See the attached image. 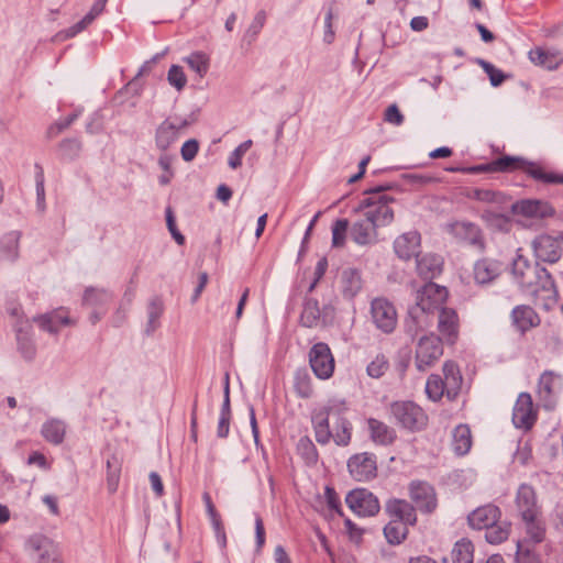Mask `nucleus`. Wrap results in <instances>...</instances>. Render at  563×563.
<instances>
[{"instance_id":"f257e3e1","label":"nucleus","mask_w":563,"mask_h":563,"mask_svg":"<svg viewBox=\"0 0 563 563\" xmlns=\"http://www.w3.org/2000/svg\"><path fill=\"white\" fill-rule=\"evenodd\" d=\"M345 400L330 399L311 413V424L316 441L327 445L333 441L339 446H347L352 440L353 427L346 418Z\"/></svg>"},{"instance_id":"f03ea898","label":"nucleus","mask_w":563,"mask_h":563,"mask_svg":"<svg viewBox=\"0 0 563 563\" xmlns=\"http://www.w3.org/2000/svg\"><path fill=\"white\" fill-rule=\"evenodd\" d=\"M448 296V289L434 283H428L417 291L416 302L409 309L410 322L416 333L432 325L434 313L445 308Z\"/></svg>"},{"instance_id":"7ed1b4c3","label":"nucleus","mask_w":563,"mask_h":563,"mask_svg":"<svg viewBox=\"0 0 563 563\" xmlns=\"http://www.w3.org/2000/svg\"><path fill=\"white\" fill-rule=\"evenodd\" d=\"M393 202L394 199L387 194L373 191L361 200L354 213L368 219L377 228L387 227L394 221Z\"/></svg>"},{"instance_id":"20e7f679","label":"nucleus","mask_w":563,"mask_h":563,"mask_svg":"<svg viewBox=\"0 0 563 563\" xmlns=\"http://www.w3.org/2000/svg\"><path fill=\"white\" fill-rule=\"evenodd\" d=\"M443 341L434 333L422 335L415 350V365L420 372L433 367L443 355Z\"/></svg>"},{"instance_id":"39448f33","label":"nucleus","mask_w":563,"mask_h":563,"mask_svg":"<svg viewBox=\"0 0 563 563\" xmlns=\"http://www.w3.org/2000/svg\"><path fill=\"white\" fill-rule=\"evenodd\" d=\"M512 273L517 278L518 283L527 289H530L533 295H538L539 290L536 287L534 279L544 278L542 284V288L547 291H552V283L550 280V276L548 275L545 269H539L531 265L528 260L523 258L521 255H517V257L512 262Z\"/></svg>"},{"instance_id":"423d86ee","label":"nucleus","mask_w":563,"mask_h":563,"mask_svg":"<svg viewBox=\"0 0 563 563\" xmlns=\"http://www.w3.org/2000/svg\"><path fill=\"white\" fill-rule=\"evenodd\" d=\"M390 413L397 423L410 431H419L428 423V417L422 408L412 401L393 402Z\"/></svg>"},{"instance_id":"0eeeda50","label":"nucleus","mask_w":563,"mask_h":563,"mask_svg":"<svg viewBox=\"0 0 563 563\" xmlns=\"http://www.w3.org/2000/svg\"><path fill=\"white\" fill-rule=\"evenodd\" d=\"M25 551L31 560L36 563H62L58 547L48 538L32 536L25 543Z\"/></svg>"},{"instance_id":"6e6552de","label":"nucleus","mask_w":563,"mask_h":563,"mask_svg":"<svg viewBox=\"0 0 563 563\" xmlns=\"http://www.w3.org/2000/svg\"><path fill=\"white\" fill-rule=\"evenodd\" d=\"M309 364L319 379L332 377L335 361L329 345L322 342L316 343L309 351Z\"/></svg>"},{"instance_id":"1a4fd4ad","label":"nucleus","mask_w":563,"mask_h":563,"mask_svg":"<svg viewBox=\"0 0 563 563\" xmlns=\"http://www.w3.org/2000/svg\"><path fill=\"white\" fill-rule=\"evenodd\" d=\"M345 503L358 517L375 516L380 509L377 497L366 488L351 490L345 497Z\"/></svg>"},{"instance_id":"9d476101","label":"nucleus","mask_w":563,"mask_h":563,"mask_svg":"<svg viewBox=\"0 0 563 563\" xmlns=\"http://www.w3.org/2000/svg\"><path fill=\"white\" fill-rule=\"evenodd\" d=\"M371 317L377 329L391 333L397 325V311L391 302L384 298H375L371 305Z\"/></svg>"},{"instance_id":"9b49d317","label":"nucleus","mask_w":563,"mask_h":563,"mask_svg":"<svg viewBox=\"0 0 563 563\" xmlns=\"http://www.w3.org/2000/svg\"><path fill=\"white\" fill-rule=\"evenodd\" d=\"M350 475L357 482H367L377 475V460L374 453L363 452L352 455L347 461Z\"/></svg>"},{"instance_id":"f8f14e48","label":"nucleus","mask_w":563,"mask_h":563,"mask_svg":"<svg viewBox=\"0 0 563 563\" xmlns=\"http://www.w3.org/2000/svg\"><path fill=\"white\" fill-rule=\"evenodd\" d=\"M515 508L520 520L542 515L536 489L528 484H521L515 496Z\"/></svg>"},{"instance_id":"ddd939ff","label":"nucleus","mask_w":563,"mask_h":563,"mask_svg":"<svg viewBox=\"0 0 563 563\" xmlns=\"http://www.w3.org/2000/svg\"><path fill=\"white\" fill-rule=\"evenodd\" d=\"M460 317L453 308H442L438 313L437 335L446 345H454L460 336Z\"/></svg>"},{"instance_id":"4468645a","label":"nucleus","mask_w":563,"mask_h":563,"mask_svg":"<svg viewBox=\"0 0 563 563\" xmlns=\"http://www.w3.org/2000/svg\"><path fill=\"white\" fill-rule=\"evenodd\" d=\"M538 412L528 393H521L512 409V422L516 428L530 430L537 421Z\"/></svg>"},{"instance_id":"2eb2a0df","label":"nucleus","mask_w":563,"mask_h":563,"mask_svg":"<svg viewBox=\"0 0 563 563\" xmlns=\"http://www.w3.org/2000/svg\"><path fill=\"white\" fill-rule=\"evenodd\" d=\"M396 256L404 262L417 258L421 253V235L418 231L399 234L393 242Z\"/></svg>"},{"instance_id":"dca6fc26","label":"nucleus","mask_w":563,"mask_h":563,"mask_svg":"<svg viewBox=\"0 0 563 563\" xmlns=\"http://www.w3.org/2000/svg\"><path fill=\"white\" fill-rule=\"evenodd\" d=\"M409 496L422 512L431 514L438 507L434 488L426 482H412L409 485Z\"/></svg>"},{"instance_id":"f3484780","label":"nucleus","mask_w":563,"mask_h":563,"mask_svg":"<svg viewBox=\"0 0 563 563\" xmlns=\"http://www.w3.org/2000/svg\"><path fill=\"white\" fill-rule=\"evenodd\" d=\"M562 377L554 372H544L538 383V396L547 409L554 407L553 398L562 390Z\"/></svg>"},{"instance_id":"a211bd4d","label":"nucleus","mask_w":563,"mask_h":563,"mask_svg":"<svg viewBox=\"0 0 563 563\" xmlns=\"http://www.w3.org/2000/svg\"><path fill=\"white\" fill-rule=\"evenodd\" d=\"M450 233L456 239L476 247L479 251L485 249V242L481 229L474 223L456 221L450 224Z\"/></svg>"},{"instance_id":"6ab92c4d","label":"nucleus","mask_w":563,"mask_h":563,"mask_svg":"<svg viewBox=\"0 0 563 563\" xmlns=\"http://www.w3.org/2000/svg\"><path fill=\"white\" fill-rule=\"evenodd\" d=\"M377 229L368 219L358 216L350 229V236L357 245H371L377 241Z\"/></svg>"},{"instance_id":"aec40b11","label":"nucleus","mask_w":563,"mask_h":563,"mask_svg":"<svg viewBox=\"0 0 563 563\" xmlns=\"http://www.w3.org/2000/svg\"><path fill=\"white\" fill-rule=\"evenodd\" d=\"M532 246L536 257L540 261L554 263L561 256L559 240L550 235H539L534 239Z\"/></svg>"},{"instance_id":"412c9836","label":"nucleus","mask_w":563,"mask_h":563,"mask_svg":"<svg viewBox=\"0 0 563 563\" xmlns=\"http://www.w3.org/2000/svg\"><path fill=\"white\" fill-rule=\"evenodd\" d=\"M369 439L376 445H391L396 439V430L382 420L368 418L366 420Z\"/></svg>"},{"instance_id":"4be33fe9","label":"nucleus","mask_w":563,"mask_h":563,"mask_svg":"<svg viewBox=\"0 0 563 563\" xmlns=\"http://www.w3.org/2000/svg\"><path fill=\"white\" fill-rule=\"evenodd\" d=\"M499 518L500 509L495 505L488 504L473 510L468 515L467 520L473 529L482 530L498 522Z\"/></svg>"},{"instance_id":"5701e85b","label":"nucleus","mask_w":563,"mask_h":563,"mask_svg":"<svg viewBox=\"0 0 563 563\" xmlns=\"http://www.w3.org/2000/svg\"><path fill=\"white\" fill-rule=\"evenodd\" d=\"M385 509L393 520H399L410 526H413L417 522L415 507L405 499H389L385 505Z\"/></svg>"},{"instance_id":"b1692460","label":"nucleus","mask_w":563,"mask_h":563,"mask_svg":"<svg viewBox=\"0 0 563 563\" xmlns=\"http://www.w3.org/2000/svg\"><path fill=\"white\" fill-rule=\"evenodd\" d=\"M40 327L49 332L57 333L60 328L75 324V320L69 317L68 310L59 308L53 312L43 314L35 319Z\"/></svg>"},{"instance_id":"393cba45","label":"nucleus","mask_w":563,"mask_h":563,"mask_svg":"<svg viewBox=\"0 0 563 563\" xmlns=\"http://www.w3.org/2000/svg\"><path fill=\"white\" fill-rule=\"evenodd\" d=\"M511 321L518 331L525 333L540 324L538 313L530 306H517L511 311Z\"/></svg>"},{"instance_id":"a878e982","label":"nucleus","mask_w":563,"mask_h":563,"mask_svg":"<svg viewBox=\"0 0 563 563\" xmlns=\"http://www.w3.org/2000/svg\"><path fill=\"white\" fill-rule=\"evenodd\" d=\"M521 522L523 525L526 537L517 542H525V545H530L544 541L547 529L542 515L522 519Z\"/></svg>"},{"instance_id":"bb28decb","label":"nucleus","mask_w":563,"mask_h":563,"mask_svg":"<svg viewBox=\"0 0 563 563\" xmlns=\"http://www.w3.org/2000/svg\"><path fill=\"white\" fill-rule=\"evenodd\" d=\"M501 264L489 258H482L474 264L473 275L477 284H488L501 273Z\"/></svg>"},{"instance_id":"cd10ccee","label":"nucleus","mask_w":563,"mask_h":563,"mask_svg":"<svg viewBox=\"0 0 563 563\" xmlns=\"http://www.w3.org/2000/svg\"><path fill=\"white\" fill-rule=\"evenodd\" d=\"M442 371L444 374L443 384H445L446 397L452 400L457 396L461 389L463 377L457 364L452 361H446L443 364Z\"/></svg>"},{"instance_id":"c85d7f7f","label":"nucleus","mask_w":563,"mask_h":563,"mask_svg":"<svg viewBox=\"0 0 563 563\" xmlns=\"http://www.w3.org/2000/svg\"><path fill=\"white\" fill-rule=\"evenodd\" d=\"M529 59L537 66L552 70L563 63V55L559 51L536 47L529 52Z\"/></svg>"},{"instance_id":"c756f323","label":"nucleus","mask_w":563,"mask_h":563,"mask_svg":"<svg viewBox=\"0 0 563 563\" xmlns=\"http://www.w3.org/2000/svg\"><path fill=\"white\" fill-rule=\"evenodd\" d=\"M443 260L435 254L417 257V273L424 279H432L441 274Z\"/></svg>"},{"instance_id":"7c9ffc66","label":"nucleus","mask_w":563,"mask_h":563,"mask_svg":"<svg viewBox=\"0 0 563 563\" xmlns=\"http://www.w3.org/2000/svg\"><path fill=\"white\" fill-rule=\"evenodd\" d=\"M183 125H177L169 120L164 121L156 131V145L161 151H166L180 136Z\"/></svg>"},{"instance_id":"2f4dec72","label":"nucleus","mask_w":563,"mask_h":563,"mask_svg":"<svg viewBox=\"0 0 563 563\" xmlns=\"http://www.w3.org/2000/svg\"><path fill=\"white\" fill-rule=\"evenodd\" d=\"M472 432L467 424H459L452 432V449L457 455H465L472 448Z\"/></svg>"},{"instance_id":"473e14b6","label":"nucleus","mask_w":563,"mask_h":563,"mask_svg":"<svg viewBox=\"0 0 563 563\" xmlns=\"http://www.w3.org/2000/svg\"><path fill=\"white\" fill-rule=\"evenodd\" d=\"M517 210L527 217L544 218L553 213L552 208L539 200H525L517 205Z\"/></svg>"},{"instance_id":"72a5a7b5","label":"nucleus","mask_w":563,"mask_h":563,"mask_svg":"<svg viewBox=\"0 0 563 563\" xmlns=\"http://www.w3.org/2000/svg\"><path fill=\"white\" fill-rule=\"evenodd\" d=\"M103 9H104L103 1L96 2L91 7L90 11L78 23H76L75 25H73L71 27H69L68 30H66L63 33L64 34L63 37L69 38V37L77 35L81 31H84L103 11Z\"/></svg>"},{"instance_id":"f704fd0d","label":"nucleus","mask_w":563,"mask_h":563,"mask_svg":"<svg viewBox=\"0 0 563 563\" xmlns=\"http://www.w3.org/2000/svg\"><path fill=\"white\" fill-rule=\"evenodd\" d=\"M66 433V427L63 421L51 419L42 427V435L53 444H60Z\"/></svg>"},{"instance_id":"c9c22d12","label":"nucleus","mask_w":563,"mask_h":563,"mask_svg":"<svg viewBox=\"0 0 563 563\" xmlns=\"http://www.w3.org/2000/svg\"><path fill=\"white\" fill-rule=\"evenodd\" d=\"M408 523L390 520L384 528V536L389 544H400L408 534Z\"/></svg>"},{"instance_id":"e433bc0d","label":"nucleus","mask_w":563,"mask_h":563,"mask_svg":"<svg viewBox=\"0 0 563 563\" xmlns=\"http://www.w3.org/2000/svg\"><path fill=\"white\" fill-rule=\"evenodd\" d=\"M474 547L467 539L459 540L452 550L453 563H473Z\"/></svg>"},{"instance_id":"4c0bfd02","label":"nucleus","mask_w":563,"mask_h":563,"mask_svg":"<svg viewBox=\"0 0 563 563\" xmlns=\"http://www.w3.org/2000/svg\"><path fill=\"white\" fill-rule=\"evenodd\" d=\"M184 62L194 70L200 78L205 77L209 70L210 58L206 53L195 52L184 58Z\"/></svg>"},{"instance_id":"58836bf2","label":"nucleus","mask_w":563,"mask_h":563,"mask_svg":"<svg viewBox=\"0 0 563 563\" xmlns=\"http://www.w3.org/2000/svg\"><path fill=\"white\" fill-rule=\"evenodd\" d=\"M294 390L299 398L308 399L313 395L311 377L302 371H298L294 377Z\"/></svg>"},{"instance_id":"ea45409f","label":"nucleus","mask_w":563,"mask_h":563,"mask_svg":"<svg viewBox=\"0 0 563 563\" xmlns=\"http://www.w3.org/2000/svg\"><path fill=\"white\" fill-rule=\"evenodd\" d=\"M121 475V462L114 455L107 461V487L109 493L113 494L119 487Z\"/></svg>"},{"instance_id":"a19ab883","label":"nucleus","mask_w":563,"mask_h":563,"mask_svg":"<svg viewBox=\"0 0 563 563\" xmlns=\"http://www.w3.org/2000/svg\"><path fill=\"white\" fill-rule=\"evenodd\" d=\"M426 394L432 401H439L443 396H446L445 384H443V379L439 375L432 374L428 377Z\"/></svg>"},{"instance_id":"79ce46f5","label":"nucleus","mask_w":563,"mask_h":563,"mask_svg":"<svg viewBox=\"0 0 563 563\" xmlns=\"http://www.w3.org/2000/svg\"><path fill=\"white\" fill-rule=\"evenodd\" d=\"M523 168L531 177H533L537 180L547 184H563V176L556 175L554 173H549L539 165L526 164Z\"/></svg>"},{"instance_id":"37998d69","label":"nucleus","mask_w":563,"mask_h":563,"mask_svg":"<svg viewBox=\"0 0 563 563\" xmlns=\"http://www.w3.org/2000/svg\"><path fill=\"white\" fill-rule=\"evenodd\" d=\"M485 538L486 540L492 544H499L508 539L510 533V525L507 522L503 523H493V526H489L485 529Z\"/></svg>"},{"instance_id":"c03bdc74","label":"nucleus","mask_w":563,"mask_h":563,"mask_svg":"<svg viewBox=\"0 0 563 563\" xmlns=\"http://www.w3.org/2000/svg\"><path fill=\"white\" fill-rule=\"evenodd\" d=\"M350 222L347 219H338L332 224V246L343 247L346 241V233Z\"/></svg>"},{"instance_id":"a18cd8bd","label":"nucleus","mask_w":563,"mask_h":563,"mask_svg":"<svg viewBox=\"0 0 563 563\" xmlns=\"http://www.w3.org/2000/svg\"><path fill=\"white\" fill-rule=\"evenodd\" d=\"M526 162L518 157L504 156L494 161L490 169L495 172H508L523 168Z\"/></svg>"},{"instance_id":"49530a36","label":"nucleus","mask_w":563,"mask_h":563,"mask_svg":"<svg viewBox=\"0 0 563 563\" xmlns=\"http://www.w3.org/2000/svg\"><path fill=\"white\" fill-rule=\"evenodd\" d=\"M343 290L344 294L353 297L362 288L361 276L356 271H346L343 273Z\"/></svg>"},{"instance_id":"de8ad7c7","label":"nucleus","mask_w":563,"mask_h":563,"mask_svg":"<svg viewBox=\"0 0 563 563\" xmlns=\"http://www.w3.org/2000/svg\"><path fill=\"white\" fill-rule=\"evenodd\" d=\"M389 368V362L384 354H378L376 357L367 365V374L373 378L382 377L387 369Z\"/></svg>"},{"instance_id":"09e8293b","label":"nucleus","mask_w":563,"mask_h":563,"mask_svg":"<svg viewBox=\"0 0 563 563\" xmlns=\"http://www.w3.org/2000/svg\"><path fill=\"white\" fill-rule=\"evenodd\" d=\"M516 563H541V560L525 542H517Z\"/></svg>"},{"instance_id":"8fccbe9b","label":"nucleus","mask_w":563,"mask_h":563,"mask_svg":"<svg viewBox=\"0 0 563 563\" xmlns=\"http://www.w3.org/2000/svg\"><path fill=\"white\" fill-rule=\"evenodd\" d=\"M110 300V295L104 290L95 288L87 289L84 296V302L87 306H102Z\"/></svg>"},{"instance_id":"3c124183","label":"nucleus","mask_w":563,"mask_h":563,"mask_svg":"<svg viewBox=\"0 0 563 563\" xmlns=\"http://www.w3.org/2000/svg\"><path fill=\"white\" fill-rule=\"evenodd\" d=\"M252 140L241 143L229 156L228 164L231 168L236 169L242 165V158L245 153L252 147Z\"/></svg>"},{"instance_id":"603ef678","label":"nucleus","mask_w":563,"mask_h":563,"mask_svg":"<svg viewBox=\"0 0 563 563\" xmlns=\"http://www.w3.org/2000/svg\"><path fill=\"white\" fill-rule=\"evenodd\" d=\"M319 321V309L317 305L307 303L301 312L300 322L302 325L312 328Z\"/></svg>"},{"instance_id":"864d4df0","label":"nucleus","mask_w":563,"mask_h":563,"mask_svg":"<svg viewBox=\"0 0 563 563\" xmlns=\"http://www.w3.org/2000/svg\"><path fill=\"white\" fill-rule=\"evenodd\" d=\"M168 82L177 90H181L187 84V77L183 68L178 65H173L167 75Z\"/></svg>"},{"instance_id":"5fc2aeb1","label":"nucleus","mask_w":563,"mask_h":563,"mask_svg":"<svg viewBox=\"0 0 563 563\" xmlns=\"http://www.w3.org/2000/svg\"><path fill=\"white\" fill-rule=\"evenodd\" d=\"M35 183H36V196H37V206L40 209H44L45 206V177L43 167L38 164L35 165Z\"/></svg>"},{"instance_id":"6e6d98bb","label":"nucleus","mask_w":563,"mask_h":563,"mask_svg":"<svg viewBox=\"0 0 563 563\" xmlns=\"http://www.w3.org/2000/svg\"><path fill=\"white\" fill-rule=\"evenodd\" d=\"M481 66L489 77L490 84L494 87H498L504 82L506 76L500 69L496 68L493 64L484 60L481 62Z\"/></svg>"},{"instance_id":"4d7b16f0","label":"nucleus","mask_w":563,"mask_h":563,"mask_svg":"<svg viewBox=\"0 0 563 563\" xmlns=\"http://www.w3.org/2000/svg\"><path fill=\"white\" fill-rule=\"evenodd\" d=\"M298 451L309 463L317 461L318 454L313 443L308 438H301L298 442Z\"/></svg>"},{"instance_id":"13d9d810","label":"nucleus","mask_w":563,"mask_h":563,"mask_svg":"<svg viewBox=\"0 0 563 563\" xmlns=\"http://www.w3.org/2000/svg\"><path fill=\"white\" fill-rule=\"evenodd\" d=\"M324 496H325L328 507L331 510L335 511L338 515L343 516L341 500H340L339 495L335 493V490L333 488L327 486Z\"/></svg>"},{"instance_id":"bf43d9fd","label":"nucleus","mask_w":563,"mask_h":563,"mask_svg":"<svg viewBox=\"0 0 563 563\" xmlns=\"http://www.w3.org/2000/svg\"><path fill=\"white\" fill-rule=\"evenodd\" d=\"M344 527L346 529V532H347V536H349V539L356 543V544H360L363 540V529H361L360 527H357L351 519L346 518L344 520Z\"/></svg>"},{"instance_id":"052dcab7","label":"nucleus","mask_w":563,"mask_h":563,"mask_svg":"<svg viewBox=\"0 0 563 563\" xmlns=\"http://www.w3.org/2000/svg\"><path fill=\"white\" fill-rule=\"evenodd\" d=\"M198 150H199V144L196 140L186 141L183 144L181 150H180L183 159L186 162L192 161L196 157Z\"/></svg>"},{"instance_id":"680f3d73","label":"nucleus","mask_w":563,"mask_h":563,"mask_svg":"<svg viewBox=\"0 0 563 563\" xmlns=\"http://www.w3.org/2000/svg\"><path fill=\"white\" fill-rule=\"evenodd\" d=\"M384 119L386 122L397 125V126L401 125L404 122V115L396 104H390L386 109Z\"/></svg>"},{"instance_id":"e2e57ef3","label":"nucleus","mask_w":563,"mask_h":563,"mask_svg":"<svg viewBox=\"0 0 563 563\" xmlns=\"http://www.w3.org/2000/svg\"><path fill=\"white\" fill-rule=\"evenodd\" d=\"M229 429H230V410L224 409V410H221L220 417H219V422H218V428H217L218 437L225 438L229 433Z\"/></svg>"},{"instance_id":"0e129e2a","label":"nucleus","mask_w":563,"mask_h":563,"mask_svg":"<svg viewBox=\"0 0 563 563\" xmlns=\"http://www.w3.org/2000/svg\"><path fill=\"white\" fill-rule=\"evenodd\" d=\"M166 222H167V227H168V230L169 232L172 233L173 238L175 239V241L179 244V245H183L184 242H185V236L177 230L176 228V222H175V219H174V216L172 213V210L170 209H167V212H166Z\"/></svg>"},{"instance_id":"69168bd1","label":"nucleus","mask_w":563,"mask_h":563,"mask_svg":"<svg viewBox=\"0 0 563 563\" xmlns=\"http://www.w3.org/2000/svg\"><path fill=\"white\" fill-rule=\"evenodd\" d=\"M332 20H333V12L330 9L325 15L324 19V26H325V33H324V42L332 43L334 40V31L332 29Z\"/></svg>"},{"instance_id":"338daca9","label":"nucleus","mask_w":563,"mask_h":563,"mask_svg":"<svg viewBox=\"0 0 563 563\" xmlns=\"http://www.w3.org/2000/svg\"><path fill=\"white\" fill-rule=\"evenodd\" d=\"M255 536L257 548L261 549L265 543V529L263 520L260 516L255 518Z\"/></svg>"},{"instance_id":"774afa93","label":"nucleus","mask_w":563,"mask_h":563,"mask_svg":"<svg viewBox=\"0 0 563 563\" xmlns=\"http://www.w3.org/2000/svg\"><path fill=\"white\" fill-rule=\"evenodd\" d=\"M27 463L30 465L35 464L43 470H47L49 467V465L47 464L46 457L40 452L32 453L27 459Z\"/></svg>"}]
</instances>
